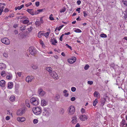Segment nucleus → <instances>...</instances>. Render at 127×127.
Here are the masks:
<instances>
[{
	"label": "nucleus",
	"instance_id": "f257e3e1",
	"mask_svg": "<svg viewBox=\"0 0 127 127\" xmlns=\"http://www.w3.org/2000/svg\"><path fill=\"white\" fill-rule=\"evenodd\" d=\"M32 111L34 114L36 115L40 114L42 111L41 108L38 107H33L32 108Z\"/></svg>",
	"mask_w": 127,
	"mask_h": 127
},
{
	"label": "nucleus",
	"instance_id": "f03ea898",
	"mask_svg": "<svg viewBox=\"0 0 127 127\" xmlns=\"http://www.w3.org/2000/svg\"><path fill=\"white\" fill-rule=\"evenodd\" d=\"M30 102L33 105H37L39 103V101L37 98L32 97L30 99Z\"/></svg>",
	"mask_w": 127,
	"mask_h": 127
},
{
	"label": "nucleus",
	"instance_id": "7ed1b4c3",
	"mask_svg": "<svg viewBox=\"0 0 127 127\" xmlns=\"http://www.w3.org/2000/svg\"><path fill=\"white\" fill-rule=\"evenodd\" d=\"M75 109L73 106H71L69 107L67 109L68 114L69 115L73 114L75 112Z\"/></svg>",
	"mask_w": 127,
	"mask_h": 127
},
{
	"label": "nucleus",
	"instance_id": "20e7f679",
	"mask_svg": "<svg viewBox=\"0 0 127 127\" xmlns=\"http://www.w3.org/2000/svg\"><path fill=\"white\" fill-rule=\"evenodd\" d=\"M29 52L32 55H35L36 53V50L33 47H31L29 48Z\"/></svg>",
	"mask_w": 127,
	"mask_h": 127
},
{
	"label": "nucleus",
	"instance_id": "39448f33",
	"mask_svg": "<svg viewBox=\"0 0 127 127\" xmlns=\"http://www.w3.org/2000/svg\"><path fill=\"white\" fill-rule=\"evenodd\" d=\"M26 110V109L24 108L20 109L17 110V114L18 116H21L25 113Z\"/></svg>",
	"mask_w": 127,
	"mask_h": 127
},
{
	"label": "nucleus",
	"instance_id": "423d86ee",
	"mask_svg": "<svg viewBox=\"0 0 127 127\" xmlns=\"http://www.w3.org/2000/svg\"><path fill=\"white\" fill-rule=\"evenodd\" d=\"M1 41L3 43L7 45H9L10 43L9 40L6 37L2 38Z\"/></svg>",
	"mask_w": 127,
	"mask_h": 127
},
{
	"label": "nucleus",
	"instance_id": "0eeeda50",
	"mask_svg": "<svg viewBox=\"0 0 127 127\" xmlns=\"http://www.w3.org/2000/svg\"><path fill=\"white\" fill-rule=\"evenodd\" d=\"M79 119L81 121H85L88 119V116L85 115H81L80 116Z\"/></svg>",
	"mask_w": 127,
	"mask_h": 127
},
{
	"label": "nucleus",
	"instance_id": "6e6552de",
	"mask_svg": "<svg viewBox=\"0 0 127 127\" xmlns=\"http://www.w3.org/2000/svg\"><path fill=\"white\" fill-rule=\"evenodd\" d=\"M76 61V58L75 57H73L71 58L68 59V62L71 64L74 63Z\"/></svg>",
	"mask_w": 127,
	"mask_h": 127
},
{
	"label": "nucleus",
	"instance_id": "1a4fd4ad",
	"mask_svg": "<svg viewBox=\"0 0 127 127\" xmlns=\"http://www.w3.org/2000/svg\"><path fill=\"white\" fill-rule=\"evenodd\" d=\"M38 93L41 96H43L45 94V92L42 89H39L38 90Z\"/></svg>",
	"mask_w": 127,
	"mask_h": 127
},
{
	"label": "nucleus",
	"instance_id": "9d476101",
	"mask_svg": "<svg viewBox=\"0 0 127 127\" xmlns=\"http://www.w3.org/2000/svg\"><path fill=\"white\" fill-rule=\"evenodd\" d=\"M50 75L54 79H57L58 78L57 74L54 71H53Z\"/></svg>",
	"mask_w": 127,
	"mask_h": 127
},
{
	"label": "nucleus",
	"instance_id": "9b49d317",
	"mask_svg": "<svg viewBox=\"0 0 127 127\" xmlns=\"http://www.w3.org/2000/svg\"><path fill=\"white\" fill-rule=\"evenodd\" d=\"M72 120L71 121V123L74 124L76 123L77 122V117L75 116H74L72 118Z\"/></svg>",
	"mask_w": 127,
	"mask_h": 127
},
{
	"label": "nucleus",
	"instance_id": "f8f14e48",
	"mask_svg": "<svg viewBox=\"0 0 127 127\" xmlns=\"http://www.w3.org/2000/svg\"><path fill=\"white\" fill-rule=\"evenodd\" d=\"M43 116L47 117L49 116V113L47 110L46 109L43 110Z\"/></svg>",
	"mask_w": 127,
	"mask_h": 127
},
{
	"label": "nucleus",
	"instance_id": "ddd939ff",
	"mask_svg": "<svg viewBox=\"0 0 127 127\" xmlns=\"http://www.w3.org/2000/svg\"><path fill=\"white\" fill-rule=\"evenodd\" d=\"M33 79V76H28L26 78V80L28 82H30L32 81Z\"/></svg>",
	"mask_w": 127,
	"mask_h": 127
},
{
	"label": "nucleus",
	"instance_id": "4468645a",
	"mask_svg": "<svg viewBox=\"0 0 127 127\" xmlns=\"http://www.w3.org/2000/svg\"><path fill=\"white\" fill-rule=\"evenodd\" d=\"M17 120L19 122H22L26 120V119L24 117H19L17 118Z\"/></svg>",
	"mask_w": 127,
	"mask_h": 127
},
{
	"label": "nucleus",
	"instance_id": "2eb2a0df",
	"mask_svg": "<svg viewBox=\"0 0 127 127\" xmlns=\"http://www.w3.org/2000/svg\"><path fill=\"white\" fill-rule=\"evenodd\" d=\"M106 101V98H101V105L103 106L104 104L105 101Z\"/></svg>",
	"mask_w": 127,
	"mask_h": 127
},
{
	"label": "nucleus",
	"instance_id": "dca6fc26",
	"mask_svg": "<svg viewBox=\"0 0 127 127\" xmlns=\"http://www.w3.org/2000/svg\"><path fill=\"white\" fill-rule=\"evenodd\" d=\"M94 96L96 97L97 98H98L100 97V95L97 91H95L94 93Z\"/></svg>",
	"mask_w": 127,
	"mask_h": 127
},
{
	"label": "nucleus",
	"instance_id": "f3484780",
	"mask_svg": "<svg viewBox=\"0 0 127 127\" xmlns=\"http://www.w3.org/2000/svg\"><path fill=\"white\" fill-rule=\"evenodd\" d=\"M5 81L2 80H1L0 81V86L1 87H4L5 86Z\"/></svg>",
	"mask_w": 127,
	"mask_h": 127
},
{
	"label": "nucleus",
	"instance_id": "a211bd4d",
	"mask_svg": "<svg viewBox=\"0 0 127 127\" xmlns=\"http://www.w3.org/2000/svg\"><path fill=\"white\" fill-rule=\"evenodd\" d=\"M27 11L32 15H34L33 10L32 9H28L26 10Z\"/></svg>",
	"mask_w": 127,
	"mask_h": 127
},
{
	"label": "nucleus",
	"instance_id": "6ab92c4d",
	"mask_svg": "<svg viewBox=\"0 0 127 127\" xmlns=\"http://www.w3.org/2000/svg\"><path fill=\"white\" fill-rule=\"evenodd\" d=\"M47 102L44 99H43L41 100V105L42 106H45L47 105Z\"/></svg>",
	"mask_w": 127,
	"mask_h": 127
},
{
	"label": "nucleus",
	"instance_id": "aec40b11",
	"mask_svg": "<svg viewBox=\"0 0 127 127\" xmlns=\"http://www.w3.org/2000/svg\"><path fill=\"white\" fill-rule=\"evenodd\" d=\"M13 83L12 82H10L8 83V88L9 89H12L13 87Z\"/></svg>",
	"mask_w": 127,
	"mask_h": 127
},
{
	"label": "nucleus",
	"instance_id": "412c9836",
	"mask_svg": "<svg viewBox=\"0 0 127 127\" xmlns=\"http://www.w3.org/2000/svg\"><path fill=\"white\" fill-rule=\"evenodd\" d=\"M46 69L49 72V73L50 75L51 74V73L53 71H52V68L51 67H46Z\"/></svg>",
	"mask_w": 127,
	"mask_h": 127
},
{
	"label": "nucleus",
	"instance_id": "4be33fe9",
	"mask_svg": "<svg viewBox=\"0 0 127 127\" xmlns=\"http://www.w3.org/2000/svg\"><path fill=\"white\" fill-rule=\"evenodd\" d=\"M51 42L53 45H55L57 43V41L55 39L53 38L51 39Z\"/></svg>",
	"mask_w": 127,
	"mask_h": 127
},
{
	"label": "nucleus",
	"instance_id": "5701e85b",
	"mask_svg": "<svg viewBox=\"0 0 127 127\" xmlns=\"http://www.w3.org/2000/svg\"><path fill=\"white\" fill-rule=\"evenodd\" d=\"M6 67V65L5 64L3 63L0 64V69L2 70L4 69Z\"/></svg>",
	"mask_w": 127,
	"mask_h": 127
},
{
	"label": "nucleus",
	"instance_id": "b1692460",
	"mask_svg": "<svg viewBox=\"0 0 127 127\" xmlns=\"http://www.w3.org/2000/svg\"><path fill=\"white\" fill-rule=\"evenodd\" d=\"M6 4L4 3H0V9L3 10L4 8V6H5Z\"/></svg>",
	"mask_w": 127,
	"mask_h": 127
},
{
	"label": "nucleus",
	"instance_id": "393cba45",
	"mask_svg": "<svg viewBox=\"0 0 127 127\" xmlns=\"http://www.w3.org/2000/svg\"><path fill=\"white\" fill-rule=\"evenodd\" d=\"M15 96L14 95H12L10 96L9 100L13 102L15 100Z\"/></svg>",
	"mask_w": 127,
	"mask_h": 127
},
{
	"label": "nucleus",
	"instance_id": "a878e982",
	"mask_svg": "<svg viewBox=\"0 0 127 127\" xmlns=\"http://www.w3.org/2000/svg\"><path fill=\"white\" fill-rule=\"evenodd\" d=\"M26 105L29 107H30L29 101L28 100H26L25 101Z\"/></svg>",
	"mask_w": 127,
	"mask_h": 127
},
{
	"label": "nucleus",
	"instance_id": "bb28decb",
	"mask_svg": "<svg viewBox=\"0 0 127 127\" xmlns=\"http://www.w3.org/2000/svg\"><path fill=\"white\" fill-rule=\"evenodd\" d=\"M126 124V121L125 120L123 119L122 120V122H121L120 124V126H123Z\"/></svg>",
	"mask_w": 127,
	"mask_h": 127
},
{
	"label": "nucleus",
	"instance_id": "cd10ccee",
	"mask_svg": "<svg viewBox=\"0 0 127 127\" xmlns=\"http://www.w3.org/2000/svg\"><path fill=\"white\" fill-rule=\"evenodd\" d=\"M60 95H59L57 94L55 98V99L56 101H58L60 99Z\"/></svg>",
	"mask_w": 127,
	"mask_h": 127
},
{
	"label": "nucleus",
	"instance_id": "c85d7f7f",
	"mask_svg": "<svg viewBox=\"0 0 127 127\" xmlns=\"http://www.w3.org/2000/svg\"><path fill=\"white\" fill-rule=\"evenodd\" d=\"M35 24L36 26H39L41 24L40 22L39 21L38 19H37L35 22Z\"/></svg>",
	"mask_w": 127,
	"mask_h": 127
},
{
	"label": "nucleus",
	"instance_id": "c756f323",
	"mask_svg": "<svg viewBox=\"0 0 127 127\" xmlns=\"http://www.w3.org/2000/svg\"><path fill=\"white\" fill-rule=\"evenodd\" d=\"M24 7V5L22 4L20 6H18L17 7H16L15 8V9L16 10H17V9L20 10L21 9H22Z\"/></svg>",
	"mask_w": 127,
	"mask_h": 127
},
{
	"label": "nucleus",
	"instance_id": "7c9ffc66",
	"mask_svg": "<svg viewBox=\"0 0 127 127\" xmlns=\"http://www.w3.org/2000/svg\"><path fill=\"white\" fill-rule=\"evenodd\" d=\"M124 17L125 19H126L127 18V9L124 12Z\"/></svg>",
	"mask_w": 127,
	"mask_h": 127
},
{
	"label": "nucleus",
	"instance_id": "2f4dec72",
	"mask_svg": "<svg viewBox=\"0 0 127 127\" xmlns=\"http://www.w3.org/2000/svg\"><path fill=\"white\" fill-rule=\"evenodd\" d=\"M43 35V33H41V32H39L38 33V37L40 38L42 37V36Z\"/></svg>",
	"mask_w": 127,
	"mask_h": 127
},
{
	"label": "nucleus",
	"instance_id": "473e14b6",
	"mask_svg": "<svg viewBox=\"0 0 127 127\" xmlns=\"http://www.w3.org/2000/svg\"><path fill=\"white\" fill-rule=\"evenodd\" d=\"M98 100L97 99H96L93 101V105L94 106H96V104L98 102Z\"/></svg>",
	"mask_w": 127,
	"mask_h": 127
},
{
	"label": "nucleus",
	"instance_id": "72a5a7b5",
	"mask_svg": "<svg viewBox=\"0 0 127 127\" xmlns=\"http://www.w3.org/2000/svg\"><path fill=\"white\" fill-rule=\"evenodd\" d=\"M67 92V91L66 90H64L63 92V93L64 94V96L66 97L68 96V94Z\"/></svg>",
	"mask_w": 127,
	"mask_h": 127
},
{
	"label": "nucleus",
	"instance_id": "f704fd0d",
	"mask_svg": "<svg viewBox=\"0 0 127 127\" xmlns=\"http://www.w3.org/2000/svg\"><path fill=\"white\" fill-rule=\"evenodd\" d=\"M29 22V21L28 20H25L23 21V23L24 24H26L28 23Z\"/></svg>",
	"mask_w": 127,
	"mask_h": 127
},
{
	"label": "nucleus",
	"instance_id": "c9c22d12",
	"mask_svg": "<svg viewBox=\"0 0 127 127\" xmlns=\"http://www.w3.org/2000/svg\"><path fill=\"white\" fill-rule=\"evenodd\" d=\"M1 76L2 77H4L6 75L5 72L4 71H2L1 73Z\"/></svg>",
	"mask_w": 127,
	"mask_h": 127
},
{
	"label": "nucleus",
	"instance_id": "e433bc0d",
	"mask_svg": "<svg viewBox=\"0 0 127 127\" xmlns=\"http://www.w3.org/2000/svg\"><path fill=\"white\" fill-rule=\"evenodd\" d=\"M49 33L47 32L46 33H43V36H45L46 37H48L49 35Z\"/></svg>",
	"mask_w": 127,
	"mask_h": 127
},
{
	"label": "nucleus",
	"instance_id": "4c0bfd02",
	"mask_svg": "<svg viewBox=\"0 0 127 127\" xmlns=\"http://www.w3.org/2000/svg\"><path fill=\"white\" fill-rule=\"evenodd\" d=\"M33 28L32 26L30 27V28H28L27 30L29 32H31L33 29Z\"/></svg>",
	"mask_w": 127,
	"mask_h": 127
},
{
	"label": "nucleus",
	"instance_id": "58836bf2",
	"mask_svg": "<svg viewBox=\"0 0 127 127\" xmlns=\"http://www.w3.org/2000/svg\"><path fill=\"white\" fill-rule=\"evenodd\" d=\"M100 36L101 37H104L105 38L107 36L106 34L103 33L101 34L100 35Z\"/></svg>",
	"mask_w": 127,
	"mask_h": 127
},
{
	"label": "nucleus",
	"instance_id": "ea45409f",
	"mask_svg": "<svg viewBox=\"0 0 127 127\" xmlns=\"http://www.w3.org/2000/svg\"><path fill=\"white\" fill-rule=\"evenodd\" d=\"M66 10V8L65 7H64L63 9H62L60 10V12L62 13L63 12H64Z\"/></svg>",
	"mask_w": 127,
	"mask_h": 127
},
{
	"label": "nucleus",
	"instance_id": "a19ab883",
	"mask_svg": "<svg viewBox=\"0 0 127 127\" xmlns=\"http://www.w3.org/2000/svg\"><path fill=\"white\" fill-rule=\"evenodd\" d=\"M74 31L75 32H77V33H80V32H82L81 30H80L79 29H78L75 30Z\"/></svg>",
	"mask_w": 127,
	"mask_h": 127
},
{
	"label": "nucleus",
	"instance_id": "79ce46f5",
	"mask_svg": "<svg viewBox=\"0 0 127 127\" xmlns=\"http://www.w3.org/2000/svg\"><path fill=\"white\" fill-rule=\"evenodd\" d=\"M52 16L53 15L52 14H51L50 16V17H49V19L51 20H53L54 19L53 17H52Z\"/></svg>",
	"mask_w": 127,
	"mask_h": 127
},
{
	"label": "nucleus",
	"instance_id": "37998d69",
	"mask_svg": "<svg viewBox=\"0 0 127 127\" xmlns=\"http://www.w3.org/2000/svg\"><path fill=\"white\" fill-rule=\"evenodd\" d=\"M32 68L33 69H35L38 68V66L36 65H33L32 66Z\"/></svg>",
	"mask_w": 127,
	"mask_h": 127
},
{
	"label": "nucleus",
	"instance_id": "c03bdc74",
	"mask_svg": "<svg viewBox=\"0 0 127 127\" xmlns=\"http://www.w3.org/2000/svg\"><path fill=\"white\" fill-rule=\"evenodd\" d=\"M26 26H24V27L23 26L20 27V30L21 31H23L24 30L26 29Z\"/></svg>",
	"mask_w": 127,
	"mask_h": 127
},
{
	"label": "nucleus",
	"instance_id": "a18cd8bd",
	"mask_svg": "<svg viewBox=\"0 0 127 127\" xmlns=\"http://www.w3.org/2000/svg\"><path fill=\"white\" fill-rule=\"evenodd\" d=\"M32 4V3L31 2H29L28 3L25 4V6L27 7H28L31 5Z\"/></svg>",
	"mask_w": 127,
	"mask_h": 127
},
{
	"label": "nucleus",
	"instance_id": "49530a36",
	"mask_svg": "<svg viewBox=\"0 0 127 127\" xmlns=\"http://www.w3.org/2000/svg\"><path fill=\"white\" fill-rule=\"evenodd\" d=\"M89 67V66L88 64H86L85 66L84 69L86 70H87L88 69Z\"/></svg>",
	"mask_w": 127,
	"mask_h": 127
},
{
	"label": "nucleus",
	"instance_id": "de8ad7c7",
	"mask_svg": "<svg viewBox=\"0 0 127 127\" xmlns=\"http://www.w3.org/2000/svg\"><path fill=\"white\" fill-rule=\"evenodd\" d=\"M76 89V88L75 87H72L71 88V90L72 91L74 92L75 91Z\"/></svg>",
	"mask_w": 127,
	"mask_h": 127
},
{
	"label": "nucleus",
	"instance_id": "09e8293b",
	"mask_svg": "<svg viewBox=\"0 0 127 127\" xmlns=\"http://www.w3.org/2000/svg\"><path fill=\"white\" fill-rule=\"evenodd\" d=\"M33 122L34 124H36L38 122V120L37 119H35L33 120Z\"/></svg>",
	"mask_w": 127,
	"mask_h": 127
},
{
	"label": "nucleus",
	"instance_id": "8fccbe9b",
	"mask_svg": "<svg viewBox=\"0 0 127 127\" xmlns=\"http://www.w3.org/2000/svg\"><path fill=\"white\" fill-rule=\"evenodd\" d=\"M59 31H58V29H57V28H56L55 30V32L56 34L58 35L59 34Z\"/></svg>",
	"mask_w": 127,
	"mask_h": 127
},
{
	"label": "nucleus",
	"instance_id": "3c124183",
	"mask_svg": "<svg viewBox=\"0 0 127 127\" xmlns=\"http://www.w3.org/2000/svg\"><path fill=\"white\" fill-rule=\"evenodd\" d=\"M83 13L84 14V16L85 17L87 15V12L86 11H83Z\"/></svg>",
	"mask_w": 127,
	"mask_h": 127
},
{
	"label": "nucleus",
	"instance_id": "603ef678",
	"mask_svg": "<svg viewBox=\"0 0 127 127\" xmlns=\"http://www.w3.org/2000/svg\"><path fill=\"white\" fill-rule=\"evenodd\" d=\"M6 78L7 79H10L11 78V75H7L6 77Z\"/></svg>",
	"mask_w": 127,
	"mask_h": 127
},
{
	"label": "nucleus",
	"instance_id": "864d4df0",
	"mask_svg": "<svg viewBox=\"0 0 127 127\" xmlns=\"http://www.w3.org/2000/svg\"><path fill=\"white\" fill-rule=\"evenodd\" d=\"M3 56L5 58H7L8 56V54L6 52H4L3 54Z\"/></svg>",
	"mask_w": 127,
	"mask_h": 127
},
{
	"label": "nucleus",
	"instance_id": "5fc2aeb1",
	"mask_svg": "<svg viewBox=\"0 0 127 127\" xmlns=\"http://www.w3.org/2000/svg\"><path fill=\"white\" fill-rule=\"evenodd\" d=\"M64 35V34H63L60 37L59 39L60 41H63V37Z\"/></svg>",
	"mask_w": 127,
	"mask_h": 127
},
{
	"label": "nucleus",
	"instance_id": "6e6d98bb",
	"mask_svg": "<svg viewBox=\"0 0 127 127\" xmlns=\"http://www.w3.org/2000/svg\"><path fill=\"white\" fill-rule=\"evenodd\" d=\"M35 4L36 7H38L39 5V2L38 1L36 2L35 3Z\"/></svg>",
	"mask_w": 127,
	"mask_h": 127
},
{
	"label": "nucleus",
	"instance_id": "4d7b16f0",
	"mask_svg": "<svg viewBox=\"0 0 127 127\" xmlns=\"http://www.w3.org/2000/svg\"><path fill=\"white\" fill-rule=\"evenodd\" d=\"M88 84L91 85L93 84V82L92 81H89L88 82Z\"/></svg>",
	"mask_w": 127,
	"mask_h": 127
},
{
	"label": "nucleus",
	"instance_id": "13d9d810",
	"mask_svg": "<svg viewBox=\"0 0 127 127\" xmlns=\"http://www.w3.org/2000/svg\"><path fill=\"white\" fill-rule=\"evenodd\" d=\"M63 26V25H62L59 27L58 28V31H60L61 30V29L62 28Z\"/></svg>",
	"mask_w": 127,
	"mask_h": 127
},
{
	"label": "nucleus",
	"instance_id": "bf43d9fd",
	"mask_svg": "<svg viewBox=\"0 0 127 127\" xmlns=\"http://www.w3.org/2000/svg\"><path fill=\"white\" fill-rule=\"evenodd\" d=\"M40 22L41 23V24L43 23V21L42 19V17H41L40 18V20H39Z\"/></svg>",
	"mask_w": 127,
	"mask_h": 127
},
{
	"label": "nucleus",
	"instance_id": "052dcab7",
	"mask_svg": "<svg viewBox=\"0 0 127 127\" xmlns=\"http://www.w3.org/2000/svg\"><path fill=\"white\" fill-rule=\"evenodd\" d=\"M38 14V12L37 11V10L35 11L34 12H33L34 15L37 14Z\"/></svg>",
	"mask_w": 127,
	"mask_h": 127
},
{
	"label": "nucleus",
	"instance_id": "680f3d73",
	"mask_svg": "<svg viewBox=\"0 0 127 127\" xmlns=\"http://www.w3.org/2000/svg\"><path fill=\"white\" fill-rule=\"evenodd\" d=\"M85 110L83 108H82L81 110V112L82 113H84L85 112Z\"/></svg>",
	"mask_w": 127,
	"mask_h": 127
},
{
	"label": "nucleus",
	"instance_id": "e2e57ef3",
	"mask_svg": "<svg viewBox=\"0 0 127 127\" xmlns=\"http://www.w3.org/2000/svg\"><path fill=\"white\" fill-rule=\"evenodd\" d=\"M123 2L124 4L126 6H127V1H123Z\"/></svg>",
	"mask_w": 127,
	"mask_h": 127
},
{
	"label": "nucleus",
	"instance_id": "0e129e2a",
	"mask_svg": "<svg viewBox=\"0 0 127 127\" xmlns=\"http://www.w3.org/2000/svg\"><path fill=\"white\" fill-rule=\"evenodd\" d=\"M70 32H65L64 33V34H64V35H68L70 34Z\"/></svg>",
	"mask_w": 127,
	"mask_h": 127
},
{
	"label": "nucleus",
	"instance_id": "69168bd1",
	"mask_svg": "<svg viewBox=\"0 0 127 127\" xmlns=\"http://www.w3.org/2000/svg\"><path fill=\"white\" fill-rule=\"evenodd\" d=\"M80 9H81V8L80 7H79V8H77L76 9V10L77 11H78V13H80Z\"/></svg>",
	"mask_w": 127,
	"mask_h": 127
},
{
	"label": "nucleus",
	"instance_id": "338daca9",
	"mask_svg": "<svg viewBox=\"0 0 127 127\" xmlns=\"http://www.w3.org/2000/svg\"><path fill=\"white\" fill-rule=\"evenodd\" d=\"M75 99V97H72L71 99V100L72 101H74Z\"/></svg>",
	"mask_w": 127,
	"mask_h": 127
},
{
	"label": "nucleus",
	"instance_id": "774afa93",
	"mask_svg": "<svg viewBox=\"0 0 127 127\" xmlns=\"http://www.w3.org/2000/svg\"><path fill=\"white\" fill-rule=\"evenodd\" d=\"M10 119V118L9 116H7L5 118V119L7 121L8 120Z\"/></svg>",
	"mask_w": 127,
	"mask_h": 127
}]
</instances>
